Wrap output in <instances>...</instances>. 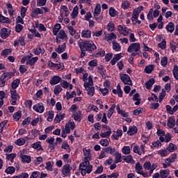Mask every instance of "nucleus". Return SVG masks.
I'll return each instance as SVG.
<instances>
[{
    "label": "nucleus",
    "mask_w": 178,
    "mask_h": 178,
    "mask_svg": "<svg viewBox=\"0 0 178 178\" xmlns=\"http://www.w3.org/2000/svg\"><path fill=\"white\" fill-rule=\"evenodd\" d=\"M67 30L68 33H70V34L72 36H73V35H74V34H76V29H74V28L70 25L67 26Z\"/></svg>",
    "instance_id": "69168bd1"
},
{
    "label": "nucleus",
    "mask_w": 178,
    "mask_h": 178,
    "mask_svg": "<svg viewBox=\"0 0 178 178\" xmlns=\"http://www.w3.org/2000/svg\"><path fill=\"white\" fill-rule=\"evenodd\" d=\"M56 41L57 44H60V40H67V35L64 30H60L56 35Z\"/></svg>",
    "instance_id": "9d476101"
},
{
    "label": "nucleus",
    "mask_w": 178,
    "mask_h": 178,
    "mask_svg": "<svg viewBox=\"0 0 178 178\" xmlns=\"http://www.w3.org/2000/svg\"><path fill=\"white\" fill-rule=\"evenodd\" d=\"M122 136H123V131L118 129L116 133L112 135V138L113 140H119V138L122 137Z\"/></svg>",
    "instance_id": "37998d69"
},
{
    "label": "nucleus",
    "mask_w": 178,
    "mask_h": 178,
    "mask_svg": "<svg viewBox=\"0 0 178 178\" xmlns=\"http://www.w3.org/2000/svg\"><path fill=\"white\" fill-rule=\"evenodd\" d=\"M165 29L168 33H173L175 31V24L173 22H170L166 25Z\"/></svg>",
    "instance_id": "de8ad7c7"
},
{
    "label": "nucleus",
    "mask_w": 178,
    "mask_h": 178,
    "mask_svg": "<svg viewBox=\"0 0 178 178\" xmlns=\"http://www.w3.org/2000/svg\"><path fill=\"white\" fill-rule=\"evenodd\" d=\"M173 76L176 80H178V66L175 65L174 69L172 70Z\"/></svg>",
    "instance_id": "774afa93"
},
{
    "label": "nucleus",
    "mask_w": 178,
    "mask_h": 178,
    "mask_svg": "<svg viewBox=\"0 0 178 178\" xmlns=\"http://www.w3.org/2000/svg\"><path fill=\"white\" fill-rule=\"evenodd\" d=\"M15 172H16V169L13 166H8L5 170V173H6L7 175H13Z\"/></svg>",
    "instance_id": "052dcab7"
},
{
    "label": "nucleus",
    "mask_w": 178,
    "mask_h": 178,
    "mask_svg": "<svg viewBox=\"0 0 178 178\" xmlns=\"http://www.w3.org/2000/svg\"><path fill=\"white\" fill-rule=\"evenodd\" d=\"M101 15V4L97 3L95 7L93 16H99Z\"/></svg>",
    "instance_id": "c03bdc74"
},
{
    "label": "nucleus",
    "mask_w": 178,
    "mask_h": 178,
    "mask_svg": "<svg viewBox=\"0 0 178 178\" xmlns=\"http://www.w3.org/2000/svg\"><path fill=\"white\" fill-rule=\"evenodd\" d=\"M154 65H149L145 67V73H147V74H149L150 73H152L154 72Z\"/></svg>",
    "instance_id": "680f3d73"
},
{
    "label": "nucleus",
    "mask_w": 178,
    "mask_h": 178,
    "mask_svg": "<svg viewBox=\"0 0 178 178\" xmlns=\"http://www.w3.org/2000/svg\"><path fill=\"white\" fill-rule=\"evenodd\" d=\"M10 92L11 95L10 104L11 105H16L17 99H19V95L17 94L16 90L13 89H10Z\"/></svg>",
    "instance_id": "1a4fd4ad"
},
{
    "label": "nucleus",
    "mask_w": 178,
    "mask_h": 178,
    "mask_svg": "<svg viewBox=\"0 0 178 178\" xmlns=\"http://www.w3.org/2000/svg\"><path fill=\"white\" fill-rule=\"evenodd\" d=\"M38 61V56L33 57V54H30L29 55L24 56L21 59V63H26V65H29V66H34L35 63Z\"/></svg>",
    "instance_id": "20e7f679"
},
{
    "label": "nucleus",
    "mask_w": 178,
    "mask_h": 178,
    "mask_svg": "<svg viewBox=\"0 0 178 178\" xmlns=\"http://www.w3.org/2000/svg\"><path fill=\"white\" fill-rule=\"evenodd\" d=\"M105 151H106V154H110L111 155H113V156L118 152V151L116 150V148L112 147V146H109V147L105 148Z\"/></svg>",
    "instance_id": "72a5a7b5"
},
{
    "label": "nucleus",
    "mask_w": 178,
    "mask_h": 178,
    "mask_svg": "<svg viewBox=\"0 0 178 178\" xmlns=\"http://www.w3.org/2000/svg\"><path fill=\"white\" fill-rule=\"evenodd\" d=\"M123 161L127 163H136L134 159H133V156L127 154V156H123Z\"/></svg>",
    "instance_id": "473e14b6"
},
{
    "label": "nucleus",
    "mask_w": 178,
    "mask_h": 178,
    "mask_svg": "<svg viewBox=\"0 0 178 178\" xmlns=\"http://www.w3.org/2000/svg\"><path fill=\"white\" fill-rule=\"evenodd\" d=\"M16 156L17 154L15 153L6 154V159L7 160V164L12 165V163H13V162L15 161V158H16Z\"/></svg>",
    "instance_id": "a211bd4d"
},
{
    "label": "nucleus",
    "mask_w": 178,
    "mask_h": 178,
    "mask_svg": "<svg viewBox=\"0 0 178 178\" xmlns=\"http://www.w3.org/2000/svg\"><path fill=\"white\" fill-rule=\"evenodd\" d=\"M176 159H177V154L174 153L171 154L168 158L165 159L164 161L169 163L170 166V165H172V163H173V162H175Z\"/></svg>",
    "instance_id": "bb28decb"
},
{
    "label": "nucleus",
    "mask_w": 178,
    "mask_h": 178,
    "mask_svg": "<svg viewBox=\"0 0 178 178\" xmlns=\"http://www.w3.org/2000/svg\"><path fill=\"white\" fill-rule=\"evenodd\" d=\"M118 30L120 34H122L124 37L129 35L130 31H131V29L127 28L125 25H119L118 26Z\"/></svg>",
    "instance_id": "6e6552de"
},
{
    "label": "nucleus",
    "mask_w": 178,
    "mask_h": 178,
    "mask_svg": "<svg viewBox=\"0 0 178 178\" xmlns=\"http://www.w3.org/2000/svg\"><path fill=\"white\" fill-rule=\"evenodd\" d=\"M157 154L161 156V158H166V156H169V152L167 149H161L157 152Z\"/></svg>",
    "instance_id": "f704fd0d"
},
{
    "label": "nucleus",
    "mask_w": 178,
    "mask_h": 178,
    "mask_svg": "<svg viewBox=\"0 0 178 178\" xmlns=\"http://www.w3.org/2000/svg\"><path fill=\"white\" fill-rule=\"evenodd\" d=\"M166 149L168 150L169 154H170V152H175V151H176V149H177V146L173 143H170L167 146Z\"/></svg>",
    "instance_id": "a19ab883"
},
{
    "label": "nucleus",
    "mask_w": 178,
    "mask_h": 178,
    "mask_svg": "<svg viewBox=\"0 0 178 178\" xmlns=\"http://www.w3.org/2000/svg\"><path fill=\"white\" fill-rule=\"evenodd\" d=\"M141 49V45L138 42L131 43L127 49V52L131 54V56H137V55H140Z\"/></svg>",
    "instance_id": "f03ea898"
},
{
    "label": "nucleus",
    "mask_w": 178,
    "mask_h": 178,
    "mask_svg": "<svg viewBox=\"0 0 178 178\" xmlns=\"http://www.w3.org/2000/svg\"><path fill=\"white\" fill-rule=\"evenodd\" d=\"M167 126L169 129H173L176 126V118H175V116H171L168 118Z\"/></svg>",
    "instance_id": "5701e85b"
},
{
    "label": "nucleus",
    "mask_w": 178,
    "mask_h": 178,
    "mask_svg": "<svg viewBox=\"0 0 178 178\" xmlns=\"http://www.w3.org/2000/svg\"><path fill=\"white\" fill-rule=\"evenodd\" d=\"M78 45L81 51H88V52H94L97 49V45L91 40H79Z\"/></svg>",
    "instance_id": "f257e3e1"
},
{
    "label": "nucleus",
    "mask_w": 178,
    "mask_h": 178,
    "mask_svg": "<svg viewBox=\"0 0 178 178\" xmlns=\"http://www.w3.org/2000/svg\"><path fill=\"white\" fill-rule=\"evenodd\" d=\"M83 87L86 90V91H87V94L88 95H89V97H94V94L95 92V88L94 87V84H91V83H85L83 84Z\"/></svg>",
    "instance_id": "39448f33"
},
{
    "label": "nucleus",
    "mask_w": 178,
    "mask_h": 178,
    "mask_svg": "<svg viewBox=\"0 0 178 178\" xmlns=\"http://www.w3.org/2000/svg\"><path fill=\"white\" fill-rule=\"evenodd\" d=\"M61 87L63 88H69V90H73V85L70 84L67 81H63L61 83Z\"/></svg>",
    "instance_id": "8fccbe9b"
},
{
    "label": "nucleus",
    "mask_w": 178,
    "mask_h": 178,
    "mask_svg": "<svg viewBox=\"0 0 178 178\" xmlns=\"http://www.w3.org/2000/svg\"><path fill=\"white\" fill-rule=\"evenodd\" d=\"M82 80L84 81L83 84H94V81H92V77L91 76H88V74L84 73L82 76Z\"/></svg>",
    "instance_id": "2eb2a0df"
},
{
    "label": "nucleus",
    "mask_w": 178,
    "mask_h": 178,
    "mask_svg": "<svg viewBox=\"0 0 178 178\" xmlns=\"http://www.w3.org/2000/svg\"><path fill=\"white\" fill-rule=\"evenodd\" d=\"M74 127H76V124L73 121H69L68 123L65 124V131L67 133H70V130H74Z\"/></svg>",
    "instance_id": "4be33fe9"
},
{
    "label": "nucleus",
    "mask_w": 178,
    "mask_h": 178,
    "mask_svg": "<svg viewBox=\"0 0 178 178\" xmlns=\"http://www.w3.org/2000/svg\"><path fill=\"white\" fill-rule=\"evenodd\" d=\"M116 38H118L116 34H115L114 33H111L105 34L104 40L107 41V42H110V41H112L113 40H116Z\"/></svg>",
    "instance_id": "aec40b11"
},
{
    "label": "nucleus",
    "mask_w": 178,
    "mask_h": 178,
    "mask_svg": "<svg viewBox=\"0 0 178 178\" xmlns=\"http://www.w3.org/2000/svg\"><path fill=\"white\" fill-rule=\"evenodd\" d=\"M116 111L119 115H121V116H123L124 118H127L129 116V113H126L123 110H121L119 105L116 106Z\"/></svg>",
    "instance_id": "49530a36"
},
{
    "label": "nucleus",
    "mask_w": 178,
    "mask_h": 178,
    "mask_svg": "<svg viewBox=\"0 0 178 178\" xmlns=\"http://www.w3.org/2000/svg\"><path fill=\"white\" fill-rule=\"evenodd\" d=\"M122 152L124 154V155H130L131 153V149L130 148V146H124L122 148Z\"/></svg>",
    "instance_id": "6e6d98bb"
},
{
    "label": "nucleus",
    "mask_w": 178,
    "mask_h": 178,
    "mask_svg": "<svg viewBox=\"0 0 178 178\" xmlns=\"http://www.w3.org/2000/svg\"><path fill=\"white\" fill-rule=\"evenodd\" d=\"M54 161H47L46 163L45 169L48 172H52V170H54Z\"/></svg>",
    "instance_id": "a18cd8bd"
},
{
    "label": "nucleus",
    "mask_w": 178,
    "mask_h": 178,
    "mask_svg": "<svg viewBox=\"0 0 178 178\" xmlns=\"http://www.w3.org/2000/svg\"><path fill=\"white\" fill-rule=\"evenodd\" d=\"M60 80H62V78H60V76H54L50 79V82L49 83H50V84L51 86H56V84H59V83H60Z\"/></svg>",
    "instance_id": "cd10ccee"
},
{
    "label": "nucleus",
    "mask_w": 178,
    "mask_h": 178,
    "mask_svg": "<svg viewBox=\"0 0 178 178\" xmlns=\"http://www.w3.org/2000/svg\"><path fill=\"white\" fill-rule=\"evenodd\" d=\"M144 9V7L139 6L135 10H134V13L132 15V22L137 21V19H138V16H140V13H141V10Z\"/></svg>",
    "instance_id": "4468645a"
},
{
    "label": "nucleus",
    "mask_w": 178,
    "mask_h": 178,
    "mask_svg": "<svg viewBox=\"0 0 178 178\" xmlns=\"http://www.w3.org/2000/svg\"><path fill=\"white\" fill-rule=\"evenodd\" d=\"M72 19H76L79 16V6H75L70 15Z\"/></svg>",
    "instance_id": "e433bc0d"
},
{
    "label": "nucleus",
    "mask_w": 178,
    "mask_h": 178,
    "mask_svg": "<svg viewBox=\"0 0 178 178\" xmlns=\"http://www.w3.org/2000/svg\"><path fill=\"white\" fill-rule=\"evenodd\" d=\"M120 77L121 81H122L124 84H127L128 86H133V81H131V79L127 74H120Z\"/></svg>",
    "instance_id": "0eeeda50"
},
{
    "label": "nucleus",
    "mask_w": 178,
    "mask_h": 178,
    "mask_svg": "<svg viewBox=\"0 0 178 178\" xmlns=\"http://www.w3.org/2000/svg\"><path fill=\"white\" fill-rule=\"evenodd\" d=\"M10 35V29H7V28H3L1 29L0 31V37L3 38V40H5L8 38Z\"/></svg>",
    "instance_id": "f3484780"
},
{
    "label": "nucleus",
    "mask_w": 178,
    "mask_h": 178,
    "mask_svg": "<svg viewBox=\"0 0 178 178\" xmlns=\"http://www.w3.org/2000/svg\"><path fill=\"white\" fill-rule=\"evenodd\" d=\"M44 13V10L42 8H33L32 10V17H35L38 16V15H42Z\"/></svg>",
    "instance_id": "c85d7f7f"
},
{
    "label": "nucleus",
    "mask_w": 178,
    "mask_h": 178,
    "mask_svg": "<svg viewBox=\"0 0 178 178\" xmlns=\"http://www.w3.org/2000/svg\"><path fill=\"white\" fill-rule=\"evenodd\" d=\"M6 6L7 8V10L10 16H15V8H13V6H12V3H7L6 4Z\"/></svg>",
    "instance_id": "7c9ffc66"
},
{
    "label": "nucleus",
    "mask_w": 178,
    "mask_h": 178,
    "mask_svg": "<svg viewBox=\"0 0 178 178\" xmlns=\"http://www.w3.org/2000/svg\"><path fill=\"white\" fill-rule=\"evenodd\" d=\"M170 48L173 54H175V52H176V50H177V48H178V44H177V42H175V41H173V40H171V41L170 42Z\"/></svg>",
    "instance_id": "ea45409f"
},
{
    "label": "nucleus",
    "mask_w": 178,
    "mask_h": 178,
    "mask_svg": "<svg viewBox=\"0 0 178 178\" xmlns=\"http://www.w3.org/2000/svg\"><path fill=\"white\" fill-rule=\"evenodd\" d=\"M42 162H44V158H42V156L35 157V160L33 161L35 166H38L39 165H41Z\"/></svg>",
    "instance_id": "3c124183"
},
{
    "label": "nucleus",
    "mask_w": 178,
    "mask_h": 178,
    "mask_svg": "<svg viewBox=\"0 0 178 178\" xmlns=\"http://www.w3.org/2000/svg\"><path fill=\"white\" fill-rule=\"evenodd\" d=\"M154 84H155V80L154 79H150L145 83V87L147 90H149Z\"/></svg>",
    "instance_id": "bf43d9fd"
},
{
    "label": "nucleus",
    "mask_w": 178,
    "mask_h": 178,
    "mask_svg": "<svg viewBox=\"0 0 178 178\" xmlns=\"http://www.w3.org/2000/svg\"><path fill=\"white\" fill-rule=\"evenodd\" d=\"M61 148L63 149H65L67 152H70V146L69 145L67 141H64L62 143Z\"/></svg>",
    "instance_id": "0e129e2a"
},
{
    "label": "nucleus",
    "mask_w": 178,
    "mask_h": 178,
    "mask_svg": "<svg viewBox=\"0 0 178 178\" xmlns=\"http://www.w3.org/2000/svg\"><path fill=\"white\" fill-rule=\"evenodd\" d=\"M95 58H101L105 56V51L102 49H98L94 54Z\"/></svg>",
    "instance_id": "79ce46f5"
},
{
    "label": "nucleus",
    "mask_w": 178,
    "mask_h": 178,
    "mask_svg": "<svg viewBox=\"0 0 178 178\" xmlns=\"http://www.w3.org/2000/svg\"><path fill=\"white\" fill-rule=\"evenodd\" d=\"M65 116H66V114H65L63 113H57V115H56V117L54 118V123H56V124L60 123V121H62V120H63V119H65Z\"/></svg>",
    "instance_id": "393cba45"
},
{
    "label": "nucleus",
    "mask_w": 178,
    "mask_h": 178,
    "mask_svg": "<svg viewBox=\"0 0 178 178\" xmlns=\"http://www.w3.org/2000/svg\"><path fill=\"white\" fill-rule=\"evenodd\" d=\"M113 49L115 52H120L122 51V47L117 42H113Z\"/></svg>",
    "instance_id": "603ef678"
},
{
    "label": "nucleus",
    "mask_w": 178,
    "mask_h": 178,
    "mask_svg": "<svg viewBox=\"0 0 178 178\" xmlns=\"http://www.w3.org/2000/svg\"><path fill=\"white\" fill-rule=\"evenodd\" d=\"M112 92H113V94H115V95H118L120 98H122V97H123V90H122L120 84H118L117 88L113 89Z\"/></svg>",
    "instance_id": "a878e982"
},
{
    "label": "nucleus",
    "mask_w": 178,
    "mask_h": 178,
    "mask_svg": "<svg viewBox=\"0 0 178 178\" xmlns=\"http://www.w3.org/2000/svg\"><path fill=\"white\" fill-rule=\"evenodd\" d=\"M115 159V163H119V162H122V154L119 152L114 156Z\"/></svg>",
    "instance_id": "338daca9"
},
{
    "label": "nucleus",
    "mask_w": 178,
    "mask_h": 178,
    "mask_svg": "<svg viewBox=\"0 0 178 178\" xmlns=\"http://www.w3.org/2000/svg\"><path fill=\"white\" fill-rule=\"evenodd\" d=\"M81 37H83V38H91V31L90 30L82 31Z\"/></svg>",
    "instance_id": "864d4df0"
},
{
    "label": "nucleus",
    "mask_w": 178,
    "mask_h": 178,
    "mask_svg": "<svg viewBox=\"0 0 178 178\" xmlns=\"http://www.w3.org/2000/svg\"><path fill=\"white\" fill-rule=\"evenodd\" d=\"M13 77V73L12 72H5L3 73L0 78H1L3 80H5L7 81V80H9V79H12Z\"/></svg>",
    "instance_id": "58836bf2"
},
{
    "label": "nucleus",
    "mask_w": 178,
    "mask_h": 178,
    "mask_svg": "<svg viewBox=\"0 0 178 178\" xmlns=\"http://www.w3.org/2000/svg\"><path fill=\"white\" fill-rule=\"evenodd\" d=\"M79 171L82 176H86L87 173L90 174V172H92V165H90V161H85L80 164Z\"/></svg>",
    "instance_id": "7ed1b4c3"
},
{
    "label": "nucleus",
    "mask_w": 178,
    "mask_h": 178,
    "mask_svg": "<svg viewBox=\"0 0 178 178\" xmlns=\"http://www.w3.org/2000/svg\"><path fill=\"white\" fill-rule=\"evenodd\" d=\"M34 26L35 29H38V31H40V33L42 31H47V28L45 27V26H44V24H40L38 21L35 22Z\"/></svg>",
    "instance_id": "2f4dec72"
},
{
    "label": "nucleus",
    "mask_w": 178,
    "mask_h": 178,
    "mask_svg": "<svg viewBox=\"0 0 178 178\" xmlns=\"http://www.w3.org/2000/svg\"><path fill=\"white\" fill-rule=\"evenodd\" d=\"M33 52L35 55H44L45 54V49L42 46L39 45L33 49Z\"/></svg>",
    "instance_id": "6ab92c4d"
},
{
    "label": "nucleus",
    "mask_w": 178,
    "mask_h": 178,
    "mask_svg": "<svg viewBox=\"0 0 178 178\" xmlns=\"http://www.w3.org/2000/svg\"><path fill=\"white\" fill-rule=\"evenodd\" d=\"M122 58H123V53H120L114 55L113 59L111 60V64L112 65V66H115V65H116V62L120 60Z\"/></svg>",
    "instance_id": "412c9836"
},
{
    "label": "nucleus",
    "mask_w": 178,
    "mask_h": 178,
    "mask_svg": "<svg viewBox=\"0 0 178 178\" xmlns=\"http://www.w3.org/2000/svg\"><path fill=\"white\" fill-rule=\"evenodd\" d=\"M60 29H62V26L60 25V24H56V25H54V26L53 27L54 35H58V33H59V30H60Z\"/></svg>",
    "instance_id": "5fc2aeb1"
},
{
    "label": "nucleus",
    "mask_w": 178,
    "mask_h": 178,
    "mask_svg": "<svg viewBox=\"0 0 178 178\" xmlns=\"http://www.w3.org/2000/svg\"><path fill=\"white\" fill-rule=\"evenodd\" d=\"M170 171L169 170H160V177L166 178L169 176Z\"/></svg>",
    "instance_id": "4d7b16f0"
},
{
    "label": "nucleus",
    "mask_w": 178,
    "mask_h": 178,
    "mask_svg": "<svg viewBox=\"0 0 178 178\" xmlns=\"http://www.w3.org/2000/svg\"><path fill=\"white\" fill-rule=\"evenodd\" d=\"M73 169L70 164H66L63 166L61 173L63 176H70L72 175L71 170Z\"/></svg>",
    "instance_id": "f8f14e48"
},
{
    "label": "nucleus",
    "mask_w": 178,
    "mask_h": 178,
    "mask_svg": "<svg viewBox=\"0 0 178 178\" xmlns=\"http://www.w3.org/2000/svg\"><path fill=\"white\" fill-rule=\"evenodd\" d=\"M62 86L60 85H57L55 86L54 90V93L58 96L62 92Z\"/></svg>",
    "instance_id": "e2e57ef3"
},
{
    "label": "nucleus",
    "mask_w": 178,
    "mask_h": 178,
    "mask_svg": "<svg viewBox=\"0 0 178 178\" xmlns=\"http://www.w3.org/2000/svg\"><path fill=\"white\" fill-rule=\"evenodd\" d=\"M83 155H84V159L85 161H88V162H90V161H91L92 156L91 154V149L89 148H83Z\"/></svg>",
    "instance_id": "dca6fc26"
},
{
    "label": "nucleus",
    "mask_w": 178,
    "mask_h": 178,
    "mask_svg": "<svg viewBox=\"0 0 178 178\" xmlns=\"http://www.w3.org/2000/svg\"><path fill=\"white\" fill-rule=\"evenodd\" d=\"M31 147L38 151H41L42 149V146H41V142L38 141L31 145Z\"/></svg>",
    "instance_id": "13d9d810"
},
{
    "label": "nucleus",
    "mask_w": 178,
    "mask_h": 178,
    "mask_svg": "<svg viewBox=\"0 0 178 178\" xmlns=\"http://www.w3.org/2000/svg\"><path fill=\"white\" fill-rule=\"evenodd\" d=\"M33 109L38 113H44L45 111V106H44V104L42 103H38L33 105Z\"/></svg>",
    "instance_id": "9b49d317"
},
{
    "label": "nucleus",
    "mask_w": 178,
    "mask_h": 178,
    "mask_svg": "<svg viewBox=\"0 0 178 178\" xmlns=\"http://www.w3.org/2000/svg\"><path fill=\"white\" fill-rule=\"evenodd\" d=\"M138 131V129H137V127L133 125L130 126L129 127V129L127 131L128 136H134Z\"/></svg>",
    "instance_id": "c756f323"
},
{
    "label": "nucleus",
    "mask_w": 178,
    "mask_h": 178,
    "mask_svg": "<svg viewBox=\"0 0 178 178\" xmlns=\"http://www.w3.org/2000/svg\"><path fill=\"white\" fill-rule=\"evenodd\" d=\"M26 150L23 149L19 152V158L22 163H30L31 162V156L24 154Z\"/></svg>",
    "instance_id": "423d86ee"
},
{
    "label": "nucleus",
    "mask_w": 178,
    "mask_h": 178,
    "mask_svg": "<svg viewBox=\"0 0 178 178\" xmlns=\"http://www.w3.org/2000/svg\"><path fill=\"white\" fill-rule=\"evenodd\" d=\"M159 140L161 143H169L170 140H172V135L171 134H164L163 136H160Z\"/></svg>",
    "instance_id": "b1692460"
},
{
    "label": "nucleus",
    "mask_w": 178,
    "mask_h": 178,
    "mask_svg": "<svg viewBox=\"0 0 178 178\" xmlns=\"http://www.w3.org/2000/svg\"><path fill=\"white\" fill-rule=\"evenodd\" d=\"M20 85V79H16L11 83V89L10 90H16L17 87Z\"/></svg>",
    "instance_id": "09e8293b"
},
{
    "label": "nucleus",
    "mask_w": 178,
    "mask_h": 178,
    "mask_svg": "<svg viewBox=\"0 0 178 178\" xmlns=\"http://www.w3.org/2000/svg\"><path fill=\"white\" fill-rule=\"evenodd\" d=\"M82 116L83 115H81V112L80 111H78L73 114L74 120H75L76 122H81Z\"/></svg>",
    "instance_id": "4c0bfd02"
},
{
    "label": "nucleus",
    "mask_w": 178,
    "mask_h": 178,
    "mask_svg": "<svg viewBox=\"0 0 178 178\" xmlns=\"http://www.w3.org/2000/svg\"><path fill=\"white\" fill-rule=\"evenodd\" d=\"M145 149V146H144V145H140V147H138V145H135L133 148V152L135 154H138V155H143V154H145V151H144Z\"/></svg>",
    "instance_id": "ddd939ff"
},
{
    "label": "nucleus",
    "mask_w": 178,
    "mask_h": 178,
    "mask_svg": "<svg viewBox=\"0 0 178 178\" xmlns=\"http://www.w3.org/2000/svg\"><path fill=\"white\" fill-rule=\"evenodd\" d=\"M55 51L57 52V54H63V52H65V51H66V43L58 45V48L55 49Z\"/></svg>",
    "instance_id": "c9c22d12"
}]
</instances>
